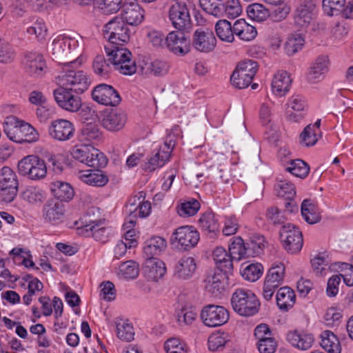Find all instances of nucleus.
Returning <instances> with one entry per match:
<instances>
[{"mask_svg": "<svg viewBox=\"0 0 353 353\" xmlns=\"http://www.w3.org/2000/svg\"><path fill=\"white\" fill-rule=\"evenodd\" d=\"M217 37L222 41L232 43L234 40L232 25L226 19L218 21L215 25Z\"/></svg>", "mask_w": 353, "mask_h": 353, "instance_id": "37998d69", "label": "nucleus"}, {"mask_svg": "<svg viewBox=\"0 0 353 353\" xmlns=\"http://www.w3.org/2000/svg\"><path fill=\"white\" fill-rule=\"evenodd\" d=\"M200 316L208 327L221 326L229 320V312L224 307L212 304L204 306Z\"/></svg>", "mask_w": 353, "mask_h": 353, "instance_id": "9b49d317", "label": "nucleus"}, {"mask_svg": "<svg viewBox=\"0 0 353 353\" xmlns=\"http://www.w3.org/2000/svg\"><path fill=\"white\" fill-rule=\"evenodd\" d=\"M188 0H176L168 10V19L172 27L181 31H189L192 28Z\"/></svg>", "mask_w": 353, "mask_h": 353, "instance_id": "0eeeda50", "label": "nucleus"}, {"mask_svg": "<svg viewBox=\"0 0 353 353\" xmlns=\"http://www.w3.org/2000/svg\"><path fill=\"white\" fill-rule=\"evenodd\" d=\"M48 132L54 139L65 141L74 136V128L72 123L68 120L57 119L50 123Z\"/></svg>", "mask_w": 353, "mask_h": 353, "instance_id": "412c9836", "label": "nucleus"}, {"mask_svg": "<svg viewBox=\"0 0 353 353\" xmlns=\"http://www.w3.org/2000/svg\"><path fill=\"white\" fill-rule=\"evenodd\" d=\"M172 243L179 250L185 251L194 248L199 242V234L192 226H181L173 233Z\"/></svg>", "mask_w": 353, "mask_h": 353, "instance_id": "9d476101", "label": "nucleus"}, {"mask_svg": "<svg viewBox=\"0 0 353 353\" xmlns=\"http://www.w3.org/2000/svg\"><path fill=\"white\" fill-rule=\"evenodd\" d=\"M223 1L199 0V5L206 13L216 17H223Z\"/></svg>", "mask_w": 353, "mask_h": 353, "instance_id": "c03bdc74", "label": "nucleus"}, {"mask_svg": "<svg viewBox=\"0 0 353 353\" xmlns=\"http://www.w3.org/2000/svg\"><path fill=\"white\" fill-rule=\"evenodd\" d=\"M117 336L125 341H131L134 339V332L133 327L128 323H118L117 325Z\"/></svg>", "mask_w": 353, "mask_h": 353, "instance_id": "0e129e2a", "label": "nucleus"}, {"mask_svg": "<svg viewBox=\"0 0 353 353\" xmlns=\"http://www.w3.org/2000/svg\"><path fill=\"white\" fill-rule=\"evenodd\" d=\"M301 214L309 224H314L321 220L316 205L310 199H305L301 204Z\"/></svg>", "mask_w": 353, "mask_h": 353, "instance_id": "ea45409f", "label": "nucleus"}, {"mask_svg": "<svg viewBox=\"0 0 353 353\" xmlns=\"http://www.w3.org/2000/svg\"><path fill=\"white\" fill-rule=\"evenodd\" d=\"M278 195L285 199H293L296 195L294 184L287 180H281L277 183Z\"/></svg>", "mask_w": 353, "mask_h": 353, "instance_id": "052dcab7", "label": "nucleus"}, {"mask_svg": "<svg viewBox=\"0 0 353 353\" xmlns=\"http://www.w3.org/2000/svg\"><path fill=\"white\" fill-rule=\"evenodd\" d=\"M321 345L328 353H341L340 342L337 336L330 330L322 332Z\"/></svg>", "mask_w": 353, "mask_h": 353, "instance_id": "58836bf2", "label": "nucleus"}, {"mask_svg": "<svg viewBox=\"0 0 353 353\" xmlns=\"http://www.w3.org/2000/svg\"><path fill=\"white\" fill-rule=\"evenodd\" d=\"M227 336V334L224 332L211 334L208 341L209 350L213 352L223 350L228 341Z\"/></svg>", "mask_w": 353, "mask_h": 353, "instance_id": "603ef678", "label": "nucleus"}, {"mask_svg": "<svg viewBox=\"0 0 353 353\" xmlns=\"http://www.w3.org/2000/svg\"><path fill=\"white\" fill-rule=\"evenodd\" d=\"M199 223L202 229L210 233H214L219 230V224L212 212L203 213L199 219Z\"/></svg>", "mask_w": 353, "mask_h": 353, "instance_id": "49530a36", "label": "nucleus"}, {"mask_svg": "<svg viewBox=\"0 0 353 353\" xmlns=\"http://www.w3.org/2000/svg\"><path fill=\"white\" fill-rule=\"evenodd\" d=\"M167 247V242L165 239L161 236H152L145 241L143 246V254L147 259H155L154 256L159 255Z\"/></svg>", "mask_w": 353, "mask_h": 353, "instance_id": "473e14b6", "label": "nucleus"}, {"mask_svg": "<svg viewBox=\"0 0 353 353\" xmlns=\"http://www.w3.org/2000/svg\"><path fill=\"white\" fill-rule=\"evenodd\" d=\"M170 68V65L168 61L155 59L149 63L146 72L155 77H162L168 73Z\"/></svg>", "mask_w": 353, "mask_h": 353, "instance_id": "09e8293b", "label": "nucleus"}, {"mask_svg": "<svg viewBox=\"0 0 353 353\" xmlns=\"http://www.w3.org/2000/svg\"><path fill=\"white\" fill-rule=\"evenodd\" d=\"M250 18L256 21H263L270 16L269 10L261 3H252L247 8Z\"/></svg>", "mask_w": 353, "mask_h": 353, "instance_id": "8fccbe9b", "label": "nucleus"}, {"mask_svg": "<svg viewBox=\"0 0 353 353\" xmlns=\"http://www.w3.org/2000/svg\"><path fill=\"white\" fill-rule=\"evenodd\" d=\"M194 259L190 256H184L176 261L174 266V276L181 279L191 278L196 270Z\"/></svg>", "mask_w": 353, "mask_h": 353, "instance_id": "bb28decb", "label": "nucleus"}, {"mask_svg": "<svg viewBox=\"0 0 353 353\" xmlns=\"http://www.w3.org/2000/svg\"><path fill=\"white\" fill-rule=\"evenodd\" d=\"M3 130L10 140L16 143H32L39 139L38 132L30 124L15 116L6 118Z\"/></svg>", "mask_w": 353, "mask_h": 353, "instance_id": "f03ea898", "label": "nucleus"}, {"mask_svg": "<svg viewBox=\"0 0 353 353\" xmlns=\"http://www.w3.org/2000/svg\"><path fill=\"white\" fill-rule=\"evenodd\" d=\"M328 70V60L325 57H319L310 66L307 75V81L315 83L321 81Z\"/></svg>", "mask_w": 353, "mask_h": 353, "instance_id": "c756f323", "label": "nucleus"}, {"mask_svg": "<svg viewBox=\"0 0 353 353\" xmlns=\"http://www.w3.org/2000/svg\"><path fill=\"white\" fill-rule=\"evenodd\" d=\"M92 99L102 105L117 106L121 102L118 92L111 85L101 83L97 85L92 92Z\"/></svg>", "mask_w": 353, "mask_h": 353, "instance_id": "dca6fc26", "label": "nucleus"}, {"mask_svg": "<svg viewBox=\"0 0 353 353\" xmlns=\"http://www.w3.org/2000/svg\"><path fill=\"white\" fill-rule=\"evenodd\" d=\"M78 41L73 38L68 37H59L54 40L52 44V54L54 59L57 60H65L74 58L75 55L71 56L72 50L77 46Z\"/></svg>", "mask_w": 353, "mask_h": 353, "instance_id": "f3484780", "label": "nucleus"}, {"mask_svg": "<svg viewBox=\"0 0 353 353\" xmlns=\"http://www.w3.org/2000/svg\"><path fill=\"white\" fill-rule=\"evenodd\" d=\"M314 8V0H300L294 14L295 23L301 28L308 26L312 19Z\"/></svg>", "mask_w": 353, "mask_h": 353, "instance_id": "b1692460", "label": "nucleus"}, {"mask_svg": "<svg viewBox=\"0 0 353 353\" xmlns=\"http://www.w3.org/2000/svg\"><path fill=\"white\" fill-rule=\"evenodd\" d=\"M119 271L125 279H133L139 275V265L133 261H128L119 266Z\"/></svg>", "mask_w": 353, "mask_h": 353, "instance_id": "bf43d9fd", "label": "nucleus"}, {"mask_svg": "<svg viewBox=\"0 0 353 353\" xmlns=\"http://www.w3.org/2000/svg\"><path fill=\"white\" fill-rule=\"evenodd\" d=\"M285 170L296 177L305 178L309 174L310 167L303 160L295 159L290 161V165Z\"/></svg>", "mask_w": 353, "mask_h": 353, "instance_id": "de8ad7c7", "label": "nucleus"}, {"mask_svg": "<svg viewBox=\"0 0 353 353\" xmlns=\"http://www.w3.org/2000/svg\"><path fill=\"white\" fill-rule=\"evenodd\" d=\"M14 59V52L12 47L0 39V62L10 63Z\"/></svg>", "mask_w": 353, "mask_h": 353, "instance_id": "338daca9", "label": "nucleus"}, {"mask_svg": "<svg viewBox=\"0 0 353 353\" xmlns=\"http://www.w3.org/2000/svg\"><path fill=\"white\" fill-rule=\"evenodd\" d=\"M277 343L274 338L262 339L257 342V347L260 353H274Z\"/></svg>", "mask_w": 353, "mask_h": 353, "instance_id": "774afa93", "label": "nucleus"}, {"mask_svg": "<svg viewBox=\"0 0 353 353\" xmlns=\"http://www.w3.org/2000/svg\"><path fill=\"white\" fill-rule=\"evenodd\" d=\"M88 172V173L83 174L81 176V180L85 183L101 187L108 183V176L102 170L96 169Z\"/></svg>", "mask_w": 353, "mask_h": 353, "instance_id": "a19ab883", "label": "nucleus"}, {"mask_svg": "<svg viewBox=\"0 0 353 353\" xmlns=\"http://www.w3.org/2000/svg\"><path fill=\"white\" fill-rule=\"evenodd\" d=\"M65 0H29L32 8L39 12L48 10L52 6H59L64 3Z\"/></svg>", "mask_w": 353, "mask_h": 353, "instance_id": "e2e57ef3", "label": "nucleus"}, {"mask_svg": "<svg viewBox=\"0 0 353 353\" xmlns=\"http://www.w3.org/2000/svg\"><path fill=\"white\" fill-rule=\"evenodd\" d=\"M200 203L198 201L192 199L189 201L182 203L178 207L177 212L180 216L188 217L194 216L199 210Z\"/></svg>", "mask_w": 353, "mask_h": 353, "instance_id": "864d4df0", "label": "nucleus"}, {"mask_svg": "<svg viewBox=\"0 0 353 353\" xmlns=\"http://www.w3.org/2000/svg\"><path fill=\"white\" fill-rule=\"evenodd\" d=\"M280 239L284 249L290 254L301 251L303 244L301 232L291 223L283 225L279 232Z\"/></svg>", "mask_w": 353, "mask_h": 353, "instance_id": "1a4fd4ad", "label": "nucleus"}, {"mask_svg": "<svg viewBox=\"0 0 353 353\" xmlns=\"http://www.w3.org/2000/svg\"><path fill=\"white\" fill-rule=\"evenodd\" d=\"M70 154L74 159L90 167H102L107 163L103 153L91 145H75L72 148Z\"/></svg>", "mask_w": 353, "mask_h": 353, "instance_id": "423d86ee", "label": "nucleus"}, {"mask_svg": "<svg viewBox=\"0 0 353 353\" xmlns=\"http://www.w3.org/2000/svg\"><path fill=\"white\" fill-rule=\"evenodd\" d=\"M324 12L328 16L338 15L345 4V0H323Z\"/></svg>", "mask_w": 353, "mask_h": 353, "instance_id": "5fc2aeb1", "label": "nucleus"}, {"mask_svg": "<svg viewBox=\"0 0 353 353\" xmlns=\"http://www.w3.org/2000/svg\"><path fill=\"white\" fill-rule=\"evenodd\" d=\"M127 121V115L121 110H114L103 116L101 124L109 131L117 132L123 128Z\"/></svg>", "mask_w": 353, "mask_h": 353, "instance_id": "a878e982", "label": "nucleus"}, {"mask_svg": "<svg viewBox=\"0 0 353 353\" xmlns=\"http://www.w3.org/2000/svg\"><path fill=\"white\" fill-rule=\"evenodd\" d=\"M196 314L192 310L183 308L177 312L176 320L180 325H191L196 319Z\"/></svg>", "mask_w": 353, "mask_h": 353, "instance_id": "69168bd1", "label": "nucleus"}, {"mask_svg": "<svg viewBox=\"0 0 353 353\" xmlns=\"http://www.w3.org/2000/svg\"><path fill=\"white\" fill-rule=\"evenodd\" d=\"M259 65L254 60H244L239 63L230 77L232 84L236 88L243 89L250 85Z\"/></svg>", "mask_w": 353, "mask_h": 353, "instance_id": "6e6552de", "label": "nucleus"}, {"mask_svg": "<svg viewBox=\"0 0 353 353\" xmlns=\"http://www.w3.org/2000/svg\"><path fill=\"white\" fill-rule=\"evenodd\" d=\"M286 339L294 347L301 350H308L314 343L312 334L303 332H300L297 330L288 332Z\"/></svg>", "mask_w": 353, "mask_h": 353, "instance_id": "c85d7f7f", "label": "nucleus"}, {"mask_svg": "<svg viewBox=\"0 0 353 353\" xmlns=\"http://www.w3.org/2000/svg\"><path fill=\"white\" fill-rule=\"evenodd\" d=\"M133 32L134 28L119 17L107 23L103 30L104 37L108 39V44L104 46L105 53L114 56L116 68L125 75H132L137 71L131 52L122 47V43H127Z\"/></svg>", "mask_w": 353, "mask_h": 353, "instance_id": "f257e3e1", "label": "nucleus"}, {"mask_svg": "<svg viewBox=\"0 0 353 353\" xmlns=\"http://www.w3.org/2000/svg\"><path fill=\"white\" fill-rule=\"evenodd\" d=\"M307 103L304 97L296 94L292 96L286 103V118L290 122H299L304 117Z\"/></svg>", "mask_w": 353, "mask_h": 353, "instance_id": "4be33fe9", "label": "nucleus"}, {"mask_svg": "<svg viewBox=\"0 0 353 353\" xmlns=\"http://www.w3.org/2000/svg\"><path fill=\"white\" fill-rule=\"evenodd\" d=\"M23 65L26 72L34 77H42L46 71V63L40 54L30 52L25 55Z\"/></svg>", "mask_w": 353, "mask_h": 353, "instance_id": "5701e85b", "label": "nucleus"}, {"mask_svg": "<svg viewBox=\"0 0 353 353\" xmlns=\"http://www.w3.org/2000/svg\"><path fill=\"white\" fill-rule=\"evenodd\" d=\"M73 92L63 86H59L53 91V95L60 108L68 112H76L81 108L82 102L81 98Z\"/></svg>", "mask_w": 353, "mask_h": 353, "instance_id": "4468645a", "label": "nucleus"}, {"mask_svg": "<svg viewBox=\"0 0 353 353\" xmlns=\"http://www.w3.org/2000/svg\"><path fill=\"white\" fill-rule=\"evenodd\" d=\"M284 274L285 266L283 263H279L270 268L263 288V296L266 301L270 300L275 290L283 284Z\"/></svg>", "mask_w": 353, "mask_h": 353, "instance_id": "f8f14e48", "label": "nucleus"}, {"mask_svg": "<svg viewBox=\"0 0 353 353\" xmlns=\"http://www.w3.org/2000/svg\"><path fill=\"white\" fill-rule=\"evenodd\" d=\"M263 270V266L260 263L250 264L244 268L242 276L249 281H256L262 275Z\"/></svg>", "mask_w": 353, "mask_h": 353, "instance_id": "4d7b16f0", "label": "nucleus"}, {"mask_svg": "<svg viewBox=\"0 0 353 353\" xmlns=\"http://www.w3.org/2000/svg\"><path fill=\"white\" fill-rule=\"evenodd\" d=\"M305 43V39L300 33L292 34L287 39L285 43V52L292 56L300 50Z\"/></svg>", "mask_w": 353, "mask_h": 353, "instance_id": "a18cd8bd", "label": "nucleus"}, {"mask_svg": "<svg viewBox=\"0 0 353 353\" xmlns=\"http://www.w3.org/2000/svg\"><path fill=\"white\" fill-rule=\"evenodd\" d=\"M246 244L241 236L233 238L232 242L229 245V251L232 260L239 261L242 259L248 258L247 256Z\"/></svg>", "mask_w": 353, "mask_h": 353, "instance_id": "79ce46f5", "label": "nucleus"}, {"mask_svg": "<svg viewBox=\"0 0 353 353\" xmlns=\"http://www.w3.org/2000/svg\"><path fill=\"white\" fill-rule=\"evenodd\" d=\"M77 233L84 236H92L96 241L105 243L108 241L110 228L103 225L101 221H92L77 228Z\"/></svg>", "mask_w": 353, "mask_h": 353, "instance_id": "a211bd4d", "label": "nucleus"}, {"mask_svg": "<svg viewBox=\"0 0 353 353\" xmlns=\"http://www.w3.org/2000/svg\"><path fill=\"white\" fill-rule=\"evenodd\" d=\"M292 79L286 71L282 70L276 74L272 82L273 92L279 96H283L288 92Z\"/></svg>", "mask_w": 353, "mask_h": 353, "instance_id": "f704fd0d", "label": "nucleus"}, {"mask_svg": "<svg viewBox=\"0 0 353 353\" xmlns=\"http://www.w3.org/2000/svg\"><path fill=\"white\" fill-rule=\"evenodd\" d=\"M18 185L16 174L9 167H3L0 172V188L18 187Z\"/></svg>", "mask_w": 353, "mask_h": 353, "instance_id": "3c124183", "label": "nucleus"}, {"mask_svg": "<svg viewBox=\"0 0 353 353\" xmlns=\"http://www.w3.org/2000/svg\"><path fill=\"white\" fill-rule=\"evenodd\" d=\"M50 190L54 196L62 201H69L74 195L72 187L66 182L54 181L51 183Z\"/></svg>", "mask_w": 353, "mask_h": 353, "instance_id": "e433bc0d", "label": "nucleus"}, {"mask_svg": "<svg viewBox=\"0 0 353 353\" xmlns=\"http://www.w3.org/2000/svg\"><path fill=\"white\" fill-rule=\"evenodd\" d=\"M247 256L254 257L260 255L267 245L265 237L259 234H253L250 239L245 242Z\"/></svg>", "mask_w": 353, "mask_h": 353, "instance_id": "4c0bfd02", "label": "nucleus"}, {"mask_svg": "<svg viewBox=\"0 0 353 353\" xmlns=\"http://www.w3.org/2000/svg\"><path fill=\"white\" fill-rule=\"evenodd\" d=\"M213 256L217 268L224 272H231L233 270L232 259L230 254L222 247H217L213 252Z\"/></svg>", "mask_w": 353, "mask_h": 353, "instance_id": "c9c22d12", "label": "nucleus"}, {"mask_svg": "<svg viewBox=\"0 0 353 353\" xmlns=\"http://www.w3.org/2000/svg\"><path fill=\"white\" fill-rule=\"evenodd\" d=\"M232 309L243 316L256 314L260 307V302L256 295L250 290L236 289L231 297Z\"/></svg>", "mask_w": 353, "mask_h": 353, "instance_id": "7ed1b4c3", "label": "nucleus"}, {"mask_svg": "<svg viewBox=\"0 0 353 353\" xmlns=\"http://www.w3.org/2000/svg\"><path fill=\"white\" fill-rule=\"evenodd\" d=\"M174 146V140L171 134H169L164 144L161 145L156 154L144 163L143 169L145 171L152 172L157 168L162 167L168 161Z\"/></svg>", "mask_w": 353, "mask_h": 353, "instance_id": "2eb2a0df", "label": "nucleus"}, {"mask_svg": "<svg viewBox=\"0 0 353 353\" xmlns=\"http://www.w3.org/2000/svg\"><path fill=\"white\" fill-rule=\"evenodd\" d=\"M216 44L214 33L208 29L199 28L193 34L192 46L197 51L210 52L214 49Z\"/></svg>", "mask_w": 353, "mask_h": 353, "instance_id": "aec40b11", "label": "nucleus"}, {"mask_svg": "<svg viewBox=\"0 0 353 353\" xmlns=\"http://www.w3.org/2000/svg\"><path fill=\"white\" fill-rule=\"evenodd\" d=\"M143 272L148 280L158 281L166 272L164 262L157 259L147 260L143 267Z\"/></svg>", "mask_w": 353, "mask_h": 353, "instance_id": "2f4dec72", "label": "nucleus"}, {"mask_svg": "<svg viewBox=\"0 0 353 353\" xmlns=\"http://www.w3.org/2000/svg\"><path fill=\"white\" fill-rule=\"evenodd\" d=\"M72 63L73 61L64 63L63 74L57 78V84L77 94H81L88 90L90 81L84 72L69 69V64Z\"/></svg>", "mask_w": 353, "mask_h": 353, "instance_id": "20e7f679", "label": "nucleus"}, {"mask_svg": "<svg viewBox=\"0 0 353 353\" xmlns=\"http://www.w3.org/2000/svg\"><path fill=\"white\" fill-rule=\"evenodd\" d=\"M276 300L279 308L283 312H288L295 303L294 291L289 287H282L276 293Z\"/></svg>", "mask_w": 353, "mask_h": 353, "instance_id": "72a5a7b5", "label": "nucleus"}, {"mask_svg": "<svg viewBox=\"0 0 353 353\" xmlns=\"http://www.w3.org/2000/svg\"><path fill=\"white\" fill-rule=\"evenodd\" d=\"M301 144L309 147L314 145L317 142L315 129L311 125H307L300 134Z\"/></svg>", "mask_w": 353, "mask_h": 353, "instance_id": "680f3d73", "label": "nucleus"}, {"mask_svg": "<svg viewBox=\"0 0 353 353\" xmlns=\"http://www.w3.org/2000/svg\"><path fill=\"white\" fill-rule=\"evenodd\" d=\"M23 199L28 201L30 203L41 202L45 198L44 192L34 186L27 188L22 193Z\"/></svg>", "mask_w": 353, "mask_h": 353, "instance_id": "6e6d98bb", "label": "nucleus"}, {"mask_svg": "<svg viewBox=\"0 0 353 353\" xmlns=\"http://www.w3.org/2000/svg\"><path fill=\"white\" fill-rule=\"evenodd\" d=\"M122 19L131 28L139 25L144 19V10L137 0H125L123 5Z\"/></svg>", "mask_w": 353, "mask_h": 353, "instance_id": "6ab92c4d", "label": "nucleus"}, {"mask_svg": "<svg viewBox=\"0 0 353 353\" xmlns=\"http://www.w3.org/2000/svg\"><path fill=\"white\" fill-rule=\"evenodd\" d=\"M223 17L227 16L229 18H236L241 13V6L239 0L223 1Z\"/></svg>", "mask_w": 353, "mask_h": 353, "instance_id": "13d9d810", "label": "nucleus"}, {"mask_svg": "<svg viewBox=\"0 0 353 353\" xmlns=\"http://www.w3.org/2000/svg\"><path fill=\"white\" fill-rule=\"evenodd\" d=\"M228 272H214L213 275H209L205 279V290L214 297L220 296L225 290L226 274Z\"/></svg>", "mask_w": 353, "mask_h": 353, "instance_id": "393cba45", "label": "nucleus"}, {"mask_svg": "<svg viewBox=\"0 0 353 353\" xmlns=\"http://www.w3.org/2000/svg\"><path fill=\"white\" fill-rule=\"evenodd\" d=\"M64 212V205L61 202L50 200L43 205V217L46 221L55 224L61 219Z\"/></svg>", "mask_w": 353, "mask_h": 353, "instance_id": "cd10ccee", "label": "nucleus"}, {"mask_svg": "<svg viewBox=\"0 0 353 353\" xmlns=\"http://www.w3.org/2000/svg\"><path fill=\"white\" fill-rule=\"evenodd\" d=\"M18 172L31 180H39L46 177L47 165L44 160L36 155H28L18 162Z\"/></svg>", "mask_w": 353, "mask_h": 353, "instance_id": "39448f33", "label": "nucleus"}, {"mask_svg": "<svg viewBox=\"0 0 353 353\" xmlns=\"http://www.w3.org/2000/svg\"><path fill=\"white\" fill-rule=\"evenodd\" d=\"M109 58L106 59L103 55H97L94 59L92 67L94 72L100 77H108V74L112 72V68L119 72L121 74H124L119 70H118L113 60V55H108Z\"/></svg>", "mask_w": 353, "mask_h": 353, "instance_id": "7c9ffc66", "label": "nucleus"}, {"mask_svg": "<svg viewBox=\"0 0 353 353\" xmlns=\"http://www.w3.org/2000/svg\"><path fill=\"white\" fill-rule=\"evenodd\" d=\"M188 31H171L165 39L166 48L176 55L183 56L190 51V40L185 34Z\"/></svg>", "mask_w": 353, "mask_h": 353, "instance_id": "ddd939ff", "label": "nucleus"}]
</instances>
